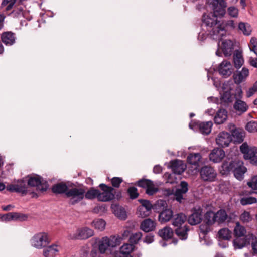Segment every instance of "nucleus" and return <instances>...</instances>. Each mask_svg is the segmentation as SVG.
<instances>
[{
    "label": "nucleus",
    "instance_id": "obj_1",
    "mask_svg": "<svg viewBox=\"0 0 257 257\" xmlns=\"http://www.w3.org/2000/svg\"><path fill=\"white\" fill-rule=\"evenodd\" d=\"M207 4L210 6L213 13L204 14L202 23L207 27V30L213 39L220 40L226 34L224 25L218 21V16H223L225 13L227 3L224 0H206Z\"/></svg>",
    "mask_w": 257,
    "mask_h": 257
},
{
    "label": "nucleus",
    "instance_id": "obj_2",
    "mask_svg": "<svg viewBox=\"0 0 257 257\" xmlns=\"http://www.w3.org/2000/svg\"><path fill=\"white\" fill-rule=\"evenodd\" d=\"M28 185L36 187L37 190L41 192L46 191L48 188V182L42 177L36 175L29 177L27 184L24 179H20L15 184L8 185L6 189L10 192H17L24 195L27 193Z\"/></svg>",
    "mask_w": 257,
    "mask_h": 257
},
{
    "label": "nucleus",
    "instance_id": "obj_3",
    "mask_svg": "<svg viewBox=\"0 0 257 257\" xmlns=\"http://www.w3.org/2000/svg\"><path fill=\"white\" fill-rule=\"evenodd\" d=\"M247 169L244 166L243 162L239 160L224 161L221 166L220 172L222 175H227L231 171L233 172L235 177L241 180Z\"/></svg>",
    "mask_w": 257,
    "mask_h": 257
},
{
    "label": "nucleus",
    "instance_id": "obj_4",
    "mask_svg": "<svg viewBox=\"0 0 257 257\" xmlns=\"http://www.w3.org/2000/svg\"><path fill=\"white\" fill-rule=\"evenodd\" d=\"M122 238L119 236L111 235L109 237H103L98 242V249L99 252L103 254L106 251L121 244Z\"/></svg>",
    "mask_w": 257,
    "mask_h": 257
},
{
    "label": "nucleus",
    "instance_id": "obj_5",
    "mask_svg": "<svg viewBox=\"0 0 257 257\" xmlns=\"http://www.w3.org/2000/svg\"><path fill=\"white\" fill-rule=\"evenodd\" d=\"M167 207L166 201L164 200H159L154 204V209L160 211L158 219L161 223L167 222L173 218V211Z\"/></svg>",
    "mask_w": 257,
    "mask_h": 257
},
{
    "label": "nucleus",
    "instance_id": "obj_6",
    "mask_svg": "<svg viewBox=\"0 0 257 257\" xmlns=\"http://www.w3.org/2000/svg\"><path fill=\"white\" fill-rule=\"evenodd\" d=\"M85 193V190L83 188L74 187L69 189L66 192V196L70 198L69 203L74 205L84 198Z\"/></svg>",
    "mask_w": 257,
    "mask_h": 257
},
{
    "label": "nucleus",
    "instance_id": "obj_7",
    "mask_svg": "<svg viewBox=\"0 0 257 257\" xmlns=\"http://www.w3.org/2000/svg\"><path fill=\"white\" fill-rule=\"evenodd\" d=\"M99 187L101 189V192L100 191L98 201L108 202L115 198L114 193H115L116 192L114 188L103 183L99 184Z\"/></svg>",
    "mask_w": 257,
    "mask_h": 257
},
{
    "label": "nucleus",
    "instance_id": "obj_8",
    "mask_svg": "<svg viewBox=\"0 0 257 257\" xmlns=\"http://www.w3.org/2000/svg\"><path fill=\"white\" fill-rule=\"evenodd\" d=\"M49 242L48 234L45 232L36 234L31 239L32 245L38 249L45 247Z\"/></svg>",
    "mask_w": 257,
    "mask_h": 257
},
{
    "label": "nucleus",
    "instance_id": "obj_9",
    "mask_svg": "<svg viewBox=\"0 0 257 257\" xmlns=\"http://www.w3.org/2000/svg\"><path fill=\"white\" fill-rule=\"evenodd\" d=\"M93 235V230L86 227L77 229L74 233H70L68 236V238L72 240L86 239Z\"/></svg>",
    "mask_w": 257,
    "mask_h": 257
},
{
    "label": "nucleus",
    "instance_id": "obj_10",
    "mask_svg": "<svg viewBox=\"0 0 257 257\" xmlns=\"http://www.w3.org/2000/svg\"><path fill=\"white\" fill-rule=\"evenodd\" d=\"M213 123L212 121L206 122L193 121L189 123V127L192 130L198 129L199 132L204 135H208L211 131Z\"/></svg>",
    "mask_w": 257,
    "mask_h": 257
},
{
    "label": "nucleus",
    "instance_id": "obj_11",
    "mask_svg": "<svg viewBox=\"0 0 257 257\" xmlns=\"http://www.w3.org/2000/svg\"><path fill=\"white\" fill-rule=\"evenodd\" d=\"M200 178L204 181L212 182L216 177L217 173L211 167L204 166L200 170Z\"/></svg>",
    "mask_w": 257,
    "mask_h": 257
},
{
    "label": "nucleus",
    "instance_id": "obj_12",
    "mask_svg": "<svg viewBox=\"0 0 257 257\" xmlns=\"http://www.w3.org/2000/svg\"><path fill=\"white\" fill-rule=\"evenodd\" d=\"M252 240H254L253 234L248 233L243 237H236L233 240V245L235 248L241 249L249 244Z\"/></svg>",
    "mask_w": 257,
    "mask_h": 257
},
{
    "label": "nucleus",
    "instance_id": "obj_13",
    "mask_svg": "<svg viewBox=\"0 0 257 257\" xmlns=\"http://www.w3.org/2000/svg\"><path fill=\"white\" fill-rule=\"evenodd\" d=\"M231 141V135L229 133L224 131L219 133L216 138V144L222 147H228Z\"/></svg>",
    "mask_w": 257,
    "mask_h": 257
},
{
    "label": "nucleus",
    "instance_id": "obj_14",
    "mask_svg": "<svg viewBox=\"0 0 257 257\" xmlns=\"http://www.w3.org/2000/svg\"><path fill=\"white\" fill-rule=\"evenodd\" d=\"M224 151L220 148H216L212 150L209 154V159L213 163L220 162L225 157Z\"/></svg>",
    "mask_w": 257,
    "mask_h": 257
},
{
    "label": "nucleus",
    "instance_id": "obj_15",
    "mask_svg": "<svg viewBox=\"0 0 257 257\" xmlns=\"http://www.w3.org/2000/svg\"><path fill=\"white\" fill-rule=\"evenodd\" d=\"M1 40L6 46H12L16 42V34L11 31H7L2 33Z\"/></svg>",
    "mask_w": 257,
    "mask_h": 257
},
{
    "label": "nucleus",
    "instance_id": "obj_16",
    "mask_svg": "<svg viewBox=\"0 0 257 257\" xmlns=\"http://www.w3.org/2000/svg\"><path fill=\"white\" fill-rule=\"evenodd\" d=\"M232 65L229 61L224 60L218 67V72L223 77L226 78L232 73Z\"/></svg>",
    "mask_w": 257,
    "mask_h": 257
},
{
    "label": "nucleus",
    "instance_id": "obj_17",
    "mask_svg": "<svg viewBox=\"0 0 257 257\" xmlns=\"http://www.w3.org/2000/svg\"><path fill=\"white\" fill-rule=\"evenodd\" d=\"M225 88L223 86V92L221 94L220 97V103L225 106H227L230 103L233 102L234 100V96L231 92V89L230 88L227 90H225Z\"/></svg>",
    "mask_w": 257,
    "mask_h": 257
},
{
    "label": "nucleus",
    "instance_id": "obj_18",
    "mask_svg": "<svg viewBox=\"0 0 257 257\" xmlns=\"http://www.w3.org/2000/svg\"><path fill=\"white\" fill-rule=\"evenodd\" d=\"M170 167L174 174L178 175L181 174L186 169V165L183 161L179 160L170 161Z\"/></svg>",
    "mask_w": 257,
    "mask_h": 257
},
{
    "label": "nucleus",
    "instance_id": "obj_19",
    "mask_svg": "<svg viewBox=\"0 0 257 257\" xmlns=\"http://www.w3.org/2000/svg\"><path fill=\"white\" fill-rule=\"evenodd\" d=\"M249 75V70L243 67L241 71H237L233 74V79L235 84H239L244 81Z\"/></svg>",
    "mask_w": 257,
    "mask_h": 257
},
{
    "label": "nucleus",
    "instance_id": "obj_20",
    "mask_svg": "<svg viewBox=\"0 0 257 257\" xmlns=\"http://www.w3.org/2000/svg\"><path fill=\"white\" fill-rule=\"evenodd\" d=\"M202 209L200 208L195 209L193 212L188 217V222L192 225L200 223L202 220Z\"/></svg>",
    "mask_w": 257,
    "mask_h": 257
},
{
    "label": "nucleus",
    "instance_id": "obj_21",
    "mask_svg": "<svg viewBox=\"0 0 257 257\" xmlns=\"http://www.w3.org/2000/svg\"><path fill=\"white\" fill-rule=\"evenodd\" d=\"M188 183L185 181H181L180 183V188L176 189L174 195L176 200L181 202L182 200L183 199V195L185 194L188 190Z\"/></svg>",
    "mask_w": 257,
    "mask_h": 257
},
{
    "label": "nucleus",
    "instance_id": "obj_22",
    "mask_svg": "<svg viewBox=\"0 0 257 257\" xmlns=\"http://www.w3.org/2000/svg\"><path fill=\"white\" fill-rule=\"evenodd\" d=\"M221 49L225 57L231 56L234 49L233 42L230 40H223Z\"/></svg>",
    "mask_w": 257,
    "mask_h": 257
},
{
    "label": "nucleus",
    "instance_id": "obj_23",
    "mask_svg": "<svg viewBox=\"0 0 257 257\" xmlns=\"http://www.w3.org/2000/svg\"><path fill=\"white\" fill-rule=\"evenodd\" d=\"M156 228V223L150 218L144 220L141 223L140 228L145 232L154 231Z\"/></svg>",
    "mask_w": 257,
    "mask_h": 257
},
{
    "label": "nucleus",
    "instance_id": "obj_24",
    "mask_svg": "<svg viewBox=\"0 0 257 257\" xmlns=\"http://www.w3.org/2000/svg\"><path fill=\"white\" fill-rule=\"evenodd\" d=\"M43 248V254L44 257H55L59 252L58 246L55 244L46 246Z\"/></svg>",
    "mask_w": 257,
    "mask_h": 257
},
{
    "label": "nucleus",
    "instance_id": "obj_25",
    "mask_svg": "<svg viewBox=\"0 0 257 257\" xmlns=\"http://www.w3.org/2000/svg\"><path fill=\"white\" fill-rule=\"evenodd\" d=\"M215 216L216 222L219 224L224 223L226 221L229 222L231 220V217L228 216L224 209L219 210L215 213Z\"/></svg>",
    "mask_w": 257,
    "mask_h": 257
},
{
    "label": "nucleus",
    "instance_id": "obj_26",
    "mask_svg": "<svg viewBox=\"0 0 257 257\" xmlns=\"http://www.w3.org/2000/svg\"><path fill=\"white\" fill-rule=\"evenodd\" d=\"M232 138L234 139L235 142L237 143H241L244 140V137L245 136V132L241 128H235L231 130Z\"/></svg>",
    "mask_w": 257,
    "mask_h": 257
},
{
    "label": "nucleus",
    "instance_id": "obj_27",
    "mask_svg": "<svg viewBox=\"0 0 257 257\" xmlns=\"http://www.w3.org/2000/svg\"><path fill=\"white\" fill-rule=\"evenodd\" d=\"M68 187L66 183L60 182L54 184L52 187V192L56 194H65L68 190Z\"/></svg>",
    "mask_w": 257,
    "mask_h": 257
},
{
    "label": "nucleus",
    "instance_id": "obj_28",
    "mask_svg": "<svg viewBox=\"0 0 257 257\" xmlns=\"http://www.w3.org/2000/svg\"><path fill=\"white\" fill-rule=\"evenodd\" d=\"M233 59L235 67L240 68L244 63L242 52L239 50H236L233 54Z\"/></svg>",
    "mask_w": 257,
    "mask_h": 257
},
{
    "label": "nucleus",
    "instance_id": "obj_29",
    "mask_svg": "<svg viewBox=\"0 0 257 257\" xmlns=\"http://www.w3.org/2000/svg\"><path fill=\"white\" fill-rule=\"evenodd\" d=\"M227 118V112L225 109H220L215 115L214 120L216 124L223 123Z\"/></svg>",
    "mask_w": 257,
    "mask_h": 257
},
{
    "label": "nucleus",
    "instance_id": "obj_30",
    "mask_svg": "<svg viewBox=\"0 0 257 257\" xmlns=\"http://www.w3.org/2000/svg\"><path fill=\"white\" fill-rule=\"evenodd\" d=\"M172 218V225L175 227L181 226L187 220L186 216L182 213L173 215Z\"/></svg>",
    "mask_w": 257,
    "mask_h": 257
},
{
    "label": "nucleus",
    "instance_id": "obj_31",
    "mask_svg": "<svg viewBox=\"0 0 257 257\" xmlns=\"http://www.w3.org/2000/svg\"><path fill=\"white\" fill-rule=\"evenodd\" d=\"M233 108L239 114H241L248 110V106L244 101L237 99L234 104Z\"/></svg>",
    "mask_w": 257,
    "mask_h": 257
},
{
    "label": "nucleus",
    "instance_id": "obj_32",
    "mask_svg": "<svg viewBox=\"0 0 257 257\" xmlns=\"http://www.w3.org/2000/svg\"><path fill=\"white\" fill-rule=\"evenodd\" d=\"M113 213L118 218L125 220L126 218V213L125 209L118 205L115 204L112 206Z\"/></svg>",
    "mask_w": 257,
    "mask_h": 257
},
{
    "label": "nucleus",
    "instance_id": "obj_33",
    "mask_svg": "<svg viewBox=\"0 0 257 257\" xmlns=\"http://www.w3.org/2000/svg\"><path fill=\"white\" fill-rule=\"evenodd\" d=\"M158 235L164 240H168L173 237L174 232L171 228L167 226L159 230Z\"/></svg>",
    "mask_w": 257,
    "mask_h": 257
},
{
    "label": "nucleus",
    "instance_id": "obj_34",
    "mask_svg": "<svg viewBox=\"0 0 257 257\" xmlns=\"http://www.w3.org/2000/svg\"><path fill=\"white\" fill-rule=\"evenodd\" d=\"M189 227L184 225L183 227L179 226L175 229V233L180 239L186 240L188 237V232L189 231Z\"/></svg>",
    "mask_w": 257,
    "mask_h": 257
},
{
    "label": "nucleus",
    "instance_id": "obj_35",
    "mask_svg": "<svg viewBox=\"0 0 257 257\" xmlns=\"http://www.w3.org/2000/svg\"><path fill=\"white\" fill-rule=\"evenodd\" d=\"M201 155L199 153H190L187 157V162L190 164L198 166L201 159Z\"/></svg>",
    "mask_w": 257,
    "mask_h": 257
},
{
    "label": "nucleus",
    "instance_id": "obj_36",
    "mask_svg": "<svg viewBox=\"0 0 257 257\" xmlns=\"http://www.w3.org/2000/svg\"><path fill=\"white\" fill-rule=\"evenodd\" d=\"M100 191L95 188H90L87 192L85 191L84 197L89 200H93L97 198L98 200Z\"/></svg>",
    "mask_w": 257,
    "mask_h": 257
},
{
    "label": "nucleus",
    "instance_id": "obj_37",
    "mask_svg": "<svg viewBox=\"0 0 257 257\" xmlns=\"http://www.w3.org/2000/svg\"><path fill=\"white\" fill-rule=\"evenodd\" d=\"M215 213L212 211L206 212L204 217V222L210 225H213L216 222Z\"/></svg>",
    "mask_w": 257,
    "mask_h": 257
},
{
    "label": "nucleus",
    "instance_id": "obj_38",
    "mask_svg": "<svg viewBox=\"0 0 257 257\" xmlns=\"http://www.w3.org/2000/svg\"><path fill=\"white\" fill-rule=\"evenodd\" d=\"M234 232L236 237H243L246 235V230L245 228L241 225L239 222H237L234 229Z\"/></svg>",
    "mask_w": 257,
    "mask_h": 257
},
{
    "label": "nucleus",
    "instance_id": "obj_39",
    "mask_svg": "<svg viewBox=\"0 0 257 257\" xmlns=\"http://www.w3.org/2000/svg\"><path fill=\"white\" fill-rule=\"evenodd\" d=\"M238 29L244 35L246 36L250 35L252 32L250 25L247 23H239L238 24Z\"/></svg>",
    "mask_w": 257,
    "mask_h": 257
},
{
    "label": "nucleus",
    "instance_id": "obj_40",
    "mask_svg": "<svg viewBox=\"0 0 257 257\" xmlns=\"http://www.w3.org/2000/svg\"><path fill=\"white\" fill-rule=\"evenodd\" d=\"M256 203H257V198L255 197L244 196L240 199V203L243 206L251 205Z\"/></svg>",
    "mask_w": 257,
    "mask_h": 257
},
{
    "label": "nucleus",
    "instance_id": "obj_41",
    "mask_svg": "<svg viewBox=\"0 0 257 257\" xmlns=\"http://www.w3.org/2000/svg\"><path fill=\"white\" fill-rule=\"evenodd\" d=\"M218 236L224 240H229L231 237V232L228 228H222L218 231Z\"/></svg>",
    "mask_w": 257,
    "mask_h": 257
},
{
    "label": "nucleus",
    "instance_id": "obj_42",
    "mask_svg": "<svg viewBox=\"0 0 257 257\" xmlns=\"http://www.w3.org/2000/svg\"><path fill=\"white\" fill-rule=\"evenodd\" d=\"M134 246L132 244H124L120 248V252L122 255H131L134 250Z\"/></svg>",
    "mask_w": 257,
    "mask_h": 257
},
{
    "label": "nucleus",
    "instance_id": "obj_43",
    "mask_svg": "<svg viewBox=\"0 0 257 257\" xmlns=\"http://www.w3.org/2000/svg\"><path fill=\"white\" fill-rule=\"evenodd\" d=\"M24 7L18 6L15 8L13 11L10 14V15L13 18H19L23 16Z\"/></svg>",
    "mask_w": 257,
    "mask_h": 257
},
{
    "label": "nucleus",
    "instance_id": "obj_44",
    "mask_svg": "<svg viewBox=\"0 0 257 257\" xmlns=\"http://www.w3.org/2000/svg\"><path fill=\"white\" fill-rule=\"evenodd\" d=\"M92 225L95 229L102 231L105 227L106 222L102 219H97L93 221Z\"/></svg>",
    "mask_w": 257,
    "mask_h": 257
},
{
    "label": "nucleus",
    "instance_id": "obj_45",
    "mask_svg": "<svg viewBox=\"0 0 257 257\" xmlns=\"http://www.w3.org/2000/svg\"><path fill=\"white\" fill-rule=\"evenodd\" d=\"M12 220L17 221H23L28 219L27 214L19 212H12Z\"/></svg>",
    "mask_w": 257,
    "mask_h": 257
},
{
    "label": "nucleus",
    "instance_id": "obj_46",
    "mask_svg": "<svg viewBox=\"0 0 257 257\" xmlns=\"http://www.w3.org/2000/svg\"><path fill=\"white\" fill-rule=\"evenodd\" d=\"M142 237V233L140 232L132 233L129 238V241L131 244L134 245V244L138 243Z\"/></svg>",
    "mask_w": 257,
    "mask_h": 257
},
{
    "label": "nucleus",
    "instance_id": "obj_47",
    "mask_svg": "<svg viewBox=\"0 0 257 257\" xmlns=\"http://www.w3.org/2000/svg\"><path fill=\"white\" fill-rule=\"evenodd\" d=\"M247 185L254 190H257V175L252 177L251 180L247 182ZM252 194H257V191L249 192L246 195H250Z\"/></svg>",
    "mask_w": 257,
    "mask_h": 257
},
{
    "label": "nucleus",
    "instance_id": "obj_48",
    "mask_svg": "<svg viewBox=\"0 0 257 257\" xmlns=\"http://www.w3.org/2000/svg\"><path fill=\"white\" fill-rule=\"evenodd\" d=\"M257 154V148L255 147H249L247 152L245 154L244 157L245 159H251L255 157V154Z\"/></svg>",
    "mask_w": 257,
    "mask_h": 257
},
{
    "label": "nucleus",
    "instance_id": "obj_49",
    "mask_svg": "<svg viewBox=\"0 0 257 257\" xmlns=\"http://www.w3.org/2000/svg\"><path fill=\"white\" fill-rule=\"evenodd\" d=\"M245 129L249 133L257 132V121H249L245 125Z\"/></svg>",
    "mask_w": 257,
    "mask_h": 257
},
{
    "label": "nucleus",
    "instance_id": "obj_50",
    "mask_svg": "<svg viewBox=\"0 0 257 257\" xmlns=\"http://www.w3.org/2000/svg\"><path fill=\"white\" fill-rule=\"evenodd\" d=\"M158 191V188L156 187L152 181L151 180L150 183H149L148 187L146 189V193L149 195H153Z\"/></svg>",
    "mask_w": 257,
    "mask_h": 257
},
{
    "label": "nucleus",
    "instance_id": "obj_51",
    "mask_svg": "<svg viewBox=\"0 0 257 257\" xmlns=\"http://www.w3.org/2000/svg\"><path fill=\"white\" fill-rule=\"evenodd\" d=\"M175 174L174 173L171 174L166 173L164 174V178L166 179V183L170 184H174L177 182V179L175 177Z\"/></svg>",
    "mask_w": 257,
    "mask_h": 257
},
{
    "label": "nucleus",
    "instance_id": "obj_52",
    "mask_svg": "<svg viewBox=\"0 0 257 257\" xmlns=\"http://www.w3.org/2000/svg\"><path fill=\"white\" fill-rule=\"evenodd\" d=\"M17 0H2L1 7L3 8L7 6L6 11H8L12 9Z\"/></svg>",
    "mask_w": 257,
    "mask_h": 257
},
{
    "label": "nucleus",
    "instance_id": "obj_53",
    "mask_svg": "<svg viewBox=\"0 0 257 257\" xmlns=\"http://www.w3.org/2000/svg\"><path fill=\"white\" fill-rule=\"evenodd\" d=\"M249 49L257 55V38L252 37L248 44Z\"/></svg>",
    "mask_w": 257,
    "mask_h": 257
},
{
    "label": "nucleus",
    "instance_id": "obj_54",
    "mask_svg": "<svg viewBox=\"0 0 257 257\" xmlns=\"http://www.w3.org/2000/svg\"><path fill=\"white\" fill-rule=\"evenodd\" d=\"M240 220L243 223H248L252 220L249 212L244 211L240 216Z\"/></svg>",
    "mask_w": 257,
    "mask_h": 257
},
{
    "label": "nucleus",
    "instance_id": "obj_55",
    "mask_svg": "<svg viewBox=\"0 0 257 257\" xmlns=\"http://www.w3.org/2000/svg\"><path fill=\"white\" fill-rule=\"evenodd\" d=\"M151 211L143 208V207L139 206L137 210V214L139 217L145 218L149 215Z\"/></svg>",
    "mask_w": 257,
    "mask_h": 257
},
{
    "label": "nucleus",
    "instance_id": "obj_56",
    "mask_svg": "<svg viewBox=\"0 0 257 257\" xmlns=\"http://www.w3.org/2000/svg\"><path fill=\"white\" fill-rule=\"evenodd\" d=\"M138 201L141 204L140 207H143L145 209L151 210L152 208L154 209V205L153 206L150 201L147 200L139 199Z\"/></svg>",
    "mask_w": 257,
    "mask_h": 257
},
{
    "label": "nucleus",
    "instance_id": "obj_57",
    "mask_svg": "<svg viewBox=\"0 0 257 257\" xmlns=\"http://www.w3.org/2000/svg\"><path fill=\"white\" fill-rule=\"evenodd\" d=\"M127 193L131 199H135L139 196L137 189L135 187H129L127 189Z\"/></svg>",
    "mask_w": 257,
    "mask_h": 257
},
{
    "label": "nucleus",
    "instance_id": "obj_58",
    "mask_svg": "<svg viewBox=\"0 0 257 257\" xmlns=\"http://www.w3.org/2000/svg\"><path fill=\"white\" fill-rule=\"evenodd\" d=\"M228 15L233 18H237L238 16V9L234 6H231L227 9Z\"/></svg>",
    "mask_w": 257,
    "mask_h": 257
},
{
    "label": "nucleus",
    "instance_id": "obj_59",
    "mask_svg": "<svg viewBox=\"0 0 257 257\" xmlns=\"http://www.w3.org/2000/svg\"><path fill=\"white\" fill-rule=\"evenodd\" d=\"M123 180L121 178L115 177L111 179L112 187L119 188Z\"/></svg>",
    "mask_w": 257,
    "mask_h": 257
},
{
    "label": "nucleus",
    "instance_id": "obj_60",
    "mask_svg": "<svg viewBox=\"0 0 257 257\" xmlns=\"http://www.w3.org/2000/svg\"><path fill=\"white\" fill-rule=\"evenodd\" d=\"M211 225H208L206 223L202 224L199 226V229L201 233H202L203 234L206 235L210 231V226Z\"/></svg>",
    "mask_w": 257,
    "mask_h": 257
},
{
    "label": "nucleus",
    "instance_id": "obj_61",
    "mask_svg": "<svg viewBox=\"0 0 257 257\" xmlns=\"http://www.w3.org/2000/svg\"><path fill=\"white\" fill-rule=\"evenodd\" d=\"M151 180L146 179H140L137 182V185L139 187H142L143 188H145L146 189L147 187H148L149 183H150Z\"/></svg>",
    "mask_w": 257,
    "mask_h": 257
},
{
    "label": "nucleus",
    "instance_id": "obj_62",
    "mask_svg": "<svg viewBox=\"0 0 257 257\" xmlns=\"http://www.w3.org/2000/svg\"><path fill=\"white\" fill-rule=\"evenodd\" d=\"M257 92V82L246 92V97L249 98Z\"/></svg>",
    "mask_w": 257,
    "mask_h": 257
},
{
    "label": "nucleus",
    "instance_id": "obj_63",
    "mask_svg": "<svg viewBox=\"0 0 257 257\" xmlns=\"http://www.w3.org/2000/svg\"><path fill=\"white\" fill-rule=\"evenodd\" d=\"M243 92L240 86L238 87L236 89V92L234 96L236 100L237 99H241L242 98Z\"/></svg>",
    "mask_w": 257,
    "mask_h": 257
},
{
    "label": "nucleus",
    "instance_id": "obj_64",
    "mask_svg": "<svg viewBox=\"0 0 257 257\" xmlns=\"http://www.w3.org/2000/svg\"><path fill=\"white\" fill-rule=\"evenodd\" d=\"M0 219L2 221H9L12 220V212H9L4 215H0Z\"/></svg>",
    "mask_w": 257,
    "mask_h": 257
}]
</instances>
